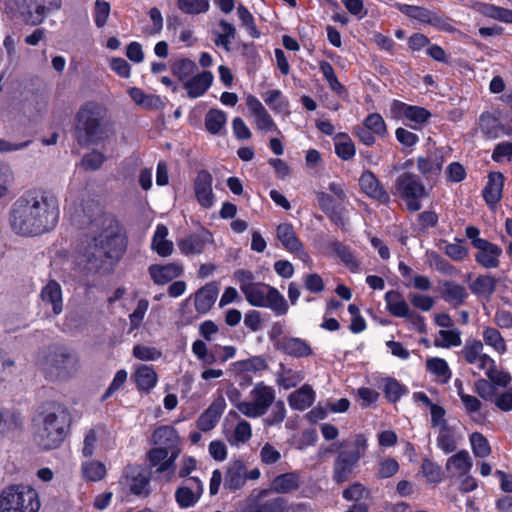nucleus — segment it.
Listing matches in <instances>:
<instances>
[{
	"mask_svg": "<svg viewBox=\"0 0 512 512\" xmlns=\"http://www.w3.org/2000/svg\"><path fill=\"white\" fill-rule=\"evenodd\" d=\"M167 236V227L162 224L157 225L151 245L152 249L162 257H167L173 252L174 245L171 241L167 240Z\"/></svg>",
	"mask_w": 512,
	"mask_h": 512,
	"instance_id": "nucleus-41",
	"label": "nucleus"
},
{
	"mask_svg": "<svg viewBox=\"0 0 512 512\" xmlns=\"http://www.w3.org/2000/svg\"><path fill=\"white\" fill-rule=\"evenodd\" d=\"M80 368V361L76 353L66 349L51 350L45 357L43 370L50 376L61 380L74 377Z\"/></svg>",
	"mask_w": 512,
	"mask_h": 512,
	"instance_id": "nucleus-9",
	"label": "nucleus"
},
{
	"mask_svg": "<svg viewBox=\"0 0 512 512\" xmlns=\"http://www.w3.org/2000/svg\"><path fill=\"white\" fill-rule=\"evenodd\" d=\"M497 281L489 275L478 276L471 284L470 290L477 297L489 299L495 292Z\"/></svg>",
	"mask_w": 512,
	"mask_h": 512,
	"instance_id": "nucleus-45",
	"label": "nucleus"
},
{
	"mask_svg": "<svg viewBox=\"0 0 512 512\" xmlns=\"http://www.w3.org/2000/svg\"><path fill=\"white\" fill-rule=\"evenodd\" d=\"M82 249L90 269L109 272L119 262L127 248V238L118 221L106 214L93 219Z\"/></svg>",
	"mask_w": 512,
	"mask_h": 512,
	"instance_id": "nucleus-1",
	"label": "nucleus"
},
{
	"mask_svg": "<svg viewBox=\"0 0 512 512\" xmlns=\"http://www.w3.org/2000/svg\"><path fill=\"white\" fill-rule=\"evenodd\" d=\"M234 278L250 305L269 308L278 316L285 315L288 312V304L283 295L268 284L254 282L252 272L239 269L235 271Z\"/></svg>",
	"mask_w": 512,
	"mask_h": 512,
	"instance_id": "nucleus-3",
	"label": "nucleus"
},
{
	"mask_svg": "<svg viewBox=\"0 0 512 512\" xmlns=\"http://www.w3.org/2000/svg\"><path fill=\"white\" fill-rule=\"evenodd\" d=\"M61 0H8L7 13L12 18H19L25 24L38 25L46 16L60 9Z\"/></svg>",
	"mask_w": 512,
	"mask_h": 512,
	"instance_id": "nucleus-7",
	"label": "nucleus"
},
{
	"mask_svg": "<svg viewBox=\"0 0 512 512\" xmlns=\"http://www.w3.org/2000/svg\"><path fill=\"white\" fill-rule=\"evenodd\" d=\"M125 484L133 494L141 495L146 493L149 479L144 473L133 471L125 476Z\"/></svg>",
	"mask_w": 512,
	"mask_h": 512,
	"instance_id": "nucleus-52",
	"label": "nucleus"
},
{
	"mask_svg": "<svg viewBox=\"0 0 512 512\" xmlns=\"http://www.w3.org/2000/svg\"><path fill=\"white\" fill-rule=\"evenodd\" d=\"M71 424L68 408L61 403H52L43 413L42 426L37 430L35 440L45 450L57 448L66 437Z\"/></svg>",
	"mask_w": 512,
	"mask_h": 512,
	"instance_id": "nucleus-5",
	"label": "nucleus"
},
{
	"mask_svg": "<svg viewBox=\"0 0 512 512\" xmlns=\"http://www.w3.org/2000/svg\"><path fill=\"white\" fill-rule=\"evenodd\" d=\"M333 446L341 449L333 462L332 479L336 484L347 482L358 467L360 460L368 450V439L362 434H355L349 440L340 441Z\"/></svg>",
	"mask_w": 512,
	"mask_h": 512,
	"instance_id": "nucleus-6",
	"label": "nucleus"
},
{
	"mask_svg": "<svg viewBox=\"0 0 512 512\" xmlns=\"http://www.w3.org/2000/svg\"><path fill=\"white\" fill-rule=\"evenodd\" d=\"M152 441L161 448H167L172 451H179V436L177 431L171 426L158 427L153 435Z\"/></svg>",
	"mask_w": 512,
	"mask_h": 512,
	"instance_id": "nucleus-33",
	"label": "nucleus"
},
{
	"mask_svg": "<svg viewBox=\"0 0 512 512\" xmlns=\"http://www.w3.org/2000/svg\"><path fill=\"white\" fill-rule=\"evenodd\" d=\"M300 486V474L298 472H288L276 476L271 482V489L280 494H285L297 490Z\"/></svg>",
	"mask_w": 512,
	"mask_h": 512,
	"instance_id": "nucleus-38",
	"label": "nucleus"
},
{
	"mask_svg": "<svg viewBox=\"0 0 512 512\" xmlns=\"http://www.w3.org/2000/svg\"><path fill=\"white\" fill-rule=\"evenodd\" d=\"M320 70L323 74V77L327 81L330 89L337 94H342L345 91L344 86L338 81V78L335 74L334 68L327 61L320 62Z\"/></svg>",
	"mask_w": 512,
	"mask_h": 512,
	"instance_id": "nucleus-63",
	"label": "nucleus"
},
{
	"mask_svg": "<svg viewBox=\"0 0 512 512\" xmlns=\"http://www.w3.org/2000/svg\"><path fill=\"white\" fill-rule=\"evenodd\" d=\"M304 378L305 374L302 370H295L284 364H280L276 372V383L285 390L296 387Z\"/></svg>",
	"mask_w": 512,
	"mask_h": 512,
	"instance_id": "nucleus-36",
	"label": "nucleus"
},
{
	"mask_svg": "<svg viewBox=\"0 0 512 512\" xmlns=\"http://www.w3.org/2000/svg\"><path fill=\"white\" fill-rule=\"evenodd\" d=\"M483 345L490 347L498 355L507 352V343L501 333L493 327H484L482 331Z\"/></svg>",
	"mask_w": 512,
	"mask_h": 512,
	"instance_id": "nucleus-44",
	"label": "nucleus"
},
{
	"mask_svg": "<svg viewBox=\"0 0 512 512\" xmlns=\"http://www.w3.org/2000/svg\"><path fill=\"white\" fill-rule=\"evenodd\" d=\"M276 236L287 251L298 255L302 259L308 258V254L304 251L303 244L297 237L292 224H279L276 229Z\"/></svg>",
	"mask_w": 512,
	"mask_h": 512,
	"instance_id": "nucleus-21",
	"label": "nucleus"
},
{
	"mask_svg": "<svg viewBox=\"0 0 512 512\" xmlns=\"http://www.w3.org/2000/svg\"><path fill=\"white\" fill-rule=\"evenodd\" d=\"M391 111L395 116H403L408 121L414 123L411 125L413 129L420 128L431 117V113L427 109L419 106L408 105L397 100L392 103Z\"/></svg>",
	"mask_w": 512,
	"mask_h": 512,
	"instance_id": "nucleus-17",
	"label": "nucleus"
},
{
	"mask_svg": "<svg viewBox=\"0 0 512 512\" xmlns=\"http://www.w3.org/2000/svg\"><path fill=\"white\" fill-rule=\"evenodd\" d=\"M479 126L481 132L490 139H496L502 134L512 137V125L501 124V113L485 112L480 116Z\"/></svg>",
	"mask_w": 512,
	"mask_h": 512,
	"instance_id": "nucleus-20",
	"label": "nucleus"
},
{
	"mask_svg": "<svg viewBox=\"0 0 512 512\" xmlns=\"http://www.w3.org/2000/svg\"><path fill=\"white\" fill-rule=\"evenodd\" d=\"M426 370L432 374L440 384H446L452 377V371L447 361L440 357H431L426 360Z\"/></svg>",
	"mask_w": 512,
	"mask_h": 512,
	"instance_id": "nucleus-37",
	"label": "nucleus"
},
{
	"mask_svg": "<svg viewBox=\"0 0 512 512\" xmlns=\"http://www.w3.org/2000/svg\"><path fill=\"white\" fill-rule=\"evenodd\" d=\"M228 418L236 420V424L231 429H226L225 436L231 446L239 447L247 443L252 437L251 424L240 418L238 412L230 411Z\"/></svg>",
	"mask_w": 512,
	"mask_h": 512,
	"instance_id": "nucleus-18",
	"label": "nucleus"
},
{
	"mask_svg": "<svg viewBox=\"0 0 512 512\" xmlns=\"http://www.w3.org/2000/svg\"><path fill=\"white\" fill-rule=\"evenodd\" d=\"M250 400L242 404V415L256 419L265 415L276 398L275 389L264 382H258L249 393Z\"/></svg>",
	"mask_w": 512,
	"mask_h": 512,
	"instance_id": "nucleus-11",
	"label": "nucleus"
},
{
	"mask_svg": "<svg viewBox=\"0 0 512 512\" xmlns=\"http://www.w3.org/2000/svg\"><path fill=\"white\" fill-rule=\"evenodd\" d=\"M385 302L387 310L395 317L408 318L415 325L424 326V318L415 312L410 311V308L403 296L394 290L388 291L385 294Z\"/></svg>",
	"mask_w": 512,
	"mask_h": 512,
	"instance_id": "nucleus-16",
	"label": "nucleus"
},
{
	"mask_svg": "<svg viewBox=\"0 0 512 512\" xmlns=\"http://www.w3.org/2000/svg\"><path fill=\"white\" fill-rule=\"evenodd\" d=\"M393 194L405 202L409 211L416 212L421 209V200L427 196V191L416 175L403 172L395 181Z\"/></svg>",
	"mask_w": 512,
	"mask_h": 512,
	"instance_id": "nucleus-10",
	"label": "nucleus"
},
{
	"mask_svg": "<svg viewBox=\"0 0 512 512\" xmlns=\"http://www.w3.org/2000/svg\"><path fill=\"white\" fill-rule=\"evenodd\" d=\"M132 355L141 361H157L162 357L163 353L154 346L137 344L133 347Z\"/></svg>",
	"mask_w": 512,
	"mask_h": 512,
	"instance_id": "nucleus-62",
	"label": "nucleus"
},
{
	"mask_svg": "<svg viewBox=\"0 0 512 512\" xmlns=\"http://www.w3.org/2000/svg\"><path fill=\"white\" fill-rule=\"evenodd\" d=\"M59 215V203L53 195L22 197L13 204L10 223L18 234L38 235L54 229Z\"/></svg>",
	"mask_w": 512,
	"mask_h": 512,
	"instance_id": "nucleus-2",
	"label": "nucleus"
},
{
	"mask_svg": "<svg viewBox=\"0 0 512 512\" xmlns=\"http://www.w3.org/2000/svg\"><path fill=\"white\" fill-rule=\"evenodd\" d=\"M218 30L214 32V43L218 47H223L226 51L230 50L231 43L236 37V28L226 20H220L218 23Z\"/></svg>",
	"mask_w": 512,
	"mask_h": 512,
	"instance_id": "nucleus-46",
	"label": "nucleus"
},
{
	"mask_svg": "<svg viewBox=\"0 0 512 512\" xmlns=\"http://www.w3.org/2000/svg\"><path fill=\"white\" fill-rule=\"evenodd\" d=\"M135 382L139 390L149 391L157 384V374L153 367L139 365L134 374Z\"/></svg>",
	"mask_w": 512,
	"mask_h": 512,
	"instance_id": "nucleus-43",
	"label": "nucleus"
},
{
	"mask_svg": "<svg viewBox=\"0 0 512 512\" xmlns=\"http://www.w3.org/2000/svg\"><path fill=\"white\" fill-rule=\"evenodd\" d=\"M475 248L477 249L475 261L478 264L487 269L499 267L502 249L498 245L488 240H478Z\"/></svg>",
	"mask_w": 512,
	"mask_h": 512,
	"instance_id": "nucleus-22",
	"label": "nucleus"
},
{
	"mask_svg": "<svg viewBox=\"0 0 512 512\" xmlns=\"http://www.w3.org/2000/svg\"><path fill=\"white\" fill-rule=\"evenodd\" d=\"M472 467V459L466 450H460L448 458L446 470L459 475H466Z\"/></svg>",
	"mask_w": 512,
	"mask_h": 512,
	"instance_id": "nucleus-40",
	"label": "nucleus"
},
{
	"mask_svg": "<svg viewBox=\"0 0 512 512\" xmlns=\"http://www.w3.org/2000/svg\"><path fill=\"white\" fill-rule=\"evenodd\" d=\"M278 344L277 351L293 358H307L313 355L310 343L299 337L288 336Z\"/></svg>",
	"mask_w": 512,
	"mask_h": 512,
	"instance_id": "nucleus-24",
	"label": "nucleus"
},
{
	"mask_svg": "<svg viewBox=\"0 0 512 512\" xmlns=\"http://www.w3.org/2000/svg\"><path fill=\"white\" fill-rule=\"evenodd\" d=\"M41 302L44 306H51L54 315L63 310L62 288L55 280H50L41 290Z\"/></svg>",
	"mask_w": 512,
	"mask_h": 512,
	"instance_id": "nucleus-28",
	"label": "nucleus"
},
{
	"mask_svg": "<svg viewBox=\"0 0 512 512\" xmlns=\"http://www.w3.org/2000/svg\"><path fill=\"white\" fill-rule=\"evenodd\" d=\"M172 74L181 81H186L197 70L196 63L188 58H181L171 63Z\"/></svg>",
	"mask_w": 512,
	"mask_h": 512,
	"instance_id": "nucleus-50",
	"label": "nucleus"
},
{
	"mask_svg": "<svg viewBox=\"0 0 512 512\" xmlns=\"http://www.w3.org/2000/svg\"><path fill=\"white\" fill-rule=\"evenodd\" d=\"M245 483L244 463L240 460L230 463L224 477V488L236 491L241 489Z\"/></svg>",
	"mask_w": 512,
	"mask_h": 512,
	"instance_id": "nucleus-34",
	"label": "nucleus"
},
{
	"mask_svg": "<svg viewBox=\"0 0 512 512\" xmlns=\"http://www.w3.org/2000/svg\"><path fill=\"white\" fill-rule=\"evenodd\" d=\"M443 159L437 154H431L427 157H420L417 160L418 170L423 175L438 174L441 171Z\"/></svg>",
	"mask_w": 512,
	"mask_h": 512,
	"instance_id": "nucleus-58",
	"label": "nucleus"
},
{
	"mask_svg": "<svg viewBox=\"0 0 512 512\" xmlns=\"http://www.w3.org/2000/svg\"><path fill=\"white\" fill-rule=\"evenodd\" d=\"M76 135L80 144H96L108 137V111L96 102L84 103L76 114Z\"/></svg>",
	"mask_w": 512,
	"mask_h": 512,
	"instance_id": "nucleus-4",
	"label": "nucleus"
},
{
	"mask_svg": "<svg viewBox=\"0 0 512 512\" xmlns=\"http://www.w3.org/2000/svg\"><path fill=\"white\" fill-rule=\"evenodd\" d=\"M469 442L473 454L479 458H486L491 454V447L487 438L479 432H473L469 436Z\"/></svg>",
	"mask_w": 512,
	"mask_h": 512,
	"instance_id": "nucleus-55",
	"label": "nucleus"
},
{
	"mask_svg": "<svg viewBox=\"0 0 512 512\" xmlns=\"http://www.w3.org/2000/svg\"><path fill=\"white\" fill-rule=\"evenodd\" d=\"M484 345L481 340L478 339H467L464 346L460 351V356L464 359L467 364H474L479 361L484 353Z\"/></svg>",
	"mask_w": 512,
	"mask_h": 512,
	"instance_id": "nucleus-47",
	"label": "nucleus"
},
{
	"mask_svg": "<svg viewBox=\"0 0 512 512\" xmlns=\"http://www.w3.org/2000/svg\"><path fill=\"white\" fill-rule=\"evenodd\" d=\"M237 15L241 22V25L252 38H258L260 32L256 26L255 20L251 12L243 5L240 4L237 7Z\"/></svg>",
	"mask_w": 512,
	"mask_h": 512,
	"instance_id": "nucleus-60",
	"label": "nucleus"
},
{
	"mask_svg": "<svg viewBox=\"0 0 512 512\" xmlns=\"http://www.w3.org/2000/svg\"><path fill=\"white\" fill-rule=\"evenodd\" d=\"M107 469L103 462L89 459L81 464V474L84 480L89 482H98L104 479Z\"/></svg>",
	"mask_w": 512,
	"mask_h": 512,
	"instance_id": "nucleus-42",
	"label": "nucleus"
},
{
	"mask_svg": "<svg viewBox=\"0 0 512 512\" xmlns=\"http://www.w3.org/2000/svg\"><path fill=\"white\" fill-rule=\"evenodd\" d=\"M246 105L249 114L253 118L254 124L259 131L275 132L280 134V130L273 118L256 96L251 94L248 95L246 97Z\"/></svg>",
	"mask_w": 512,
	"mask_h": 512,
	"instance_id": "nucleus-13",
	"label": "nucleus"
},
{
	"mask_svg": "<svg viewBox=\"0 0 512 512\" xmlns=\"http://www.w3.org/2000/svg\"><path fill=\"white\" fill-rule=\"evenodd\" d=\"M441 297L453 307H459L468 298V292L464 286L454 281H445L443 283Z\"/></svg>",
	"mask_w": 512,
	"mask_h": 512,
	"instance_id": "nucleus-35",
	"label": "nucleus"
},
{
	"mask_svg": "<svg viewBox=\"0 0 512 512\" xmlns=\"http://www.w3.org/2000/svg\"><path fill=\"white\" fill-rule=\"evenodd\" d=\"M433 343L435 347L444 349L459 347L462 344L461 331L457 328L442 329L438 332Z\"/></svg>",
	"mask_w": 512,
	"mask_h": 512,
	"instance_id": "nucleus-48",
	"label": "nucleus"
},
{
	"mask_svg": "<svg viewBox=\"0 0 512 512\" xmlns=\"http://www.w3.org/2000/svg\"><path fill=\"white\" fill-rule=\"evenodd\" d=\"M504 175L500 172H492L488 176V182L483 189V197L486 203L494 207L502 197Z\"/></svg>",
	"mask_w": 512,
	"mask_h": 512,
	"instance_id": "nucleus-31",
	"label": "nucleus"
},
{
	"mask_svg": "<svg viewBox=\"0 0 512 512\" xmlns=\"http://www.w3.org/2000/svg\"><path fill=\"white\" fill-rule=\"evenodd\" d=\"M219 293L215 283H208L200 288L194 295L195 309L199 314H206L214 305Z\"/></svg>",
	"mask_w": 512,
	"mask_h": 512,
	"instance_id": "nucleus-30",
	"label": "nucleus"
},
{
	"mask_svg": "<svg viewBox=\"0 0 512 512\" xmlns=\"http://www.w3.org/2000/svg\"><path fill=\"white\" fill-rule=\"evenodd\" d=\"M383 390L390 402L398 401L407 392V388L393 378L386 379Z\"/></svg>",
	"mask_w": 512,
	"mask_h": 512,
	"instance_id": "nucleus-64",
	"label": "nucleus"
},
{
	"mask_svg": "<svg viewBox=\"0 0 512 512\" xmlns=\"http://www.w3.org/2000/svg\"><path fill=\"white\" fill-rule=\"evenodd\" d=\"M206 241L201 235L191 234L178 242L180 251L185 255L200 254L204 251Z\"/></svg>",
	"mask_w": 512,
	"mask_h": 512,
	"instance_id": "nucleus-49",
	"label": "nucleus"
},
{
	"mask_svg": "<svg viewBox=\"0 0 512 512\" xmlns=\"http://www.w3.org/2000/svg\"><path fill=\"white\" fill-rule=\"evenodd\" d=\"M479 371H483L485 376L495 385L507 388L511 382L509 373L499 370L496 361L488 354H485L479 361L472 364Z\"/></svg>",
	"mask_w": 512,
	"mask_h": 512,
	"instance_id": "nucleus-19",
	"label": "nucleus"
},
{
	"mask_svg": "<svg viewBox=\"0 0 512 512\" xmlns=\"http://www.w3.org/2000/svg\"><path fill=\"white\" fill-rule=\"evenodd\" d=\"M183 272V265L178 262L154 264L149 267V275L157 285H165L181 276Z\"/></svg>",
	"mask_w": 512,
	"mask_h": 512,
	"instance_id": "nucleus-25",
	"label": "nucleus"
},
{
	"mask_svg": "<svg viewBox=\"0 0 512 512\" xmlns=\"http://www.w3.org/2000/svg\"><path fill=\"white\" fill-rule=\"evenodd\" d=\"M332 251L342 260L343 263L352 271L356 272L359 269V263L354 258L351 250L346 245L335 241L330 244Z\"/></svg>",
	"mask_w": 512,
	"mask_h": 512,
	"instance_id": "nucleus-56",
	"label": "nucleus"
},
{
	"mask_svg": "<svg viewBox=\"0 0 512 512\" xmlns=\"http://www.w3.org/2000/svg\"><path fill=\"white\" fill-rule=\"evenodd\" d=\"M225 408V399L222 396H219L200 415V417L197 420V427L204 432L212 430L218 423Z\"/></svg>",
	"mask_w": 512,
	"mask_h": 512,
	"instance_id": "nucleus-26",
	"label": "nucleus"
},
{
	"mask_svg": "<svg viewBox=\"0 0 512 512\" xmlns=\"http://www.w3.org/2000/svg\"><path fill=\"white\" fill-rule=\"evenodd\" d=\"M285 501L282 498H273L264 502L250 504L245 512H284Z\"/></svg>",
	"mask_w": 512,
	"mask_h": 512,
	"instance_id": "nucleus-57",
	"label": "nucleus"
},
{
	"mask_svg": "<svg viewBox=\"0 0 512 512\" xmlns=\"http://www.w3.org/2000/svg\"><path fill=\"white\" fill-rule=\"evenodd\" d=\"M212 183V175L207 170H200L193 181L195 198L203 209H210L215 204L216 197L213 192Z\"/></svg>",
	"mask_w": 512,
	"mask_h": 512,
	"instance_id": "nucleus-15",
	"label": "nucleus"
},
{
	"mask_svg": "<svg viewBox=\"0 0 512 512\" xmlns=\"http://www.w3.org/2000/svg\"><path fill=\"white\" fill-rule=\"evenodd\" d=\"M317 201L321 210L338 226L344 227L345 214L342 208L331 195L325 192L317 193Z\"/></svg>",
	"mask_w": 512,
	"mask_h": 512,
	"instance_id": "nucleus-29",
	"label": "nucleus"
},
{
	"mask_svg": "<svg viewBox=\"0 0 512 512\" xmlns=\"http://www.w3.org/2000/svg\"><path fill=\"white\" fill-rule=\"evenodd\" d=\"M361 190L370 198L378 200L383 204L390 201L388 192L384 189L375 174L369 170L364 171L359 178Z\"/></svg>",
	"mask_w": 512,
	"mask_h": 512,
	"instance_id": "nucleus-23",
	"label": "nucleus"
},
{
	"mask_svg": "<svg viewBox=\"0 0 512 512\" xmlns=\"http://www.w3.org/2000/svg\"><path fill=\"white\" fill-rule=\"evenodd\" d=\"M264 102L275 114L289 115V100L279 89H273L262 95Z\"/></svg>",
	"mask_w": 512,
	"mask_h": 512,
	"instance_id": "nucleus-39",
	"label": "nucleus"
},
{
	"mask_svg": "<svg viewBox=\"0 0 512 512\" xmlns=\"http://www.w3.org/2000/svg\"><path fill=\"white\" fill-rule=\"evenodd\" d=\"M398 9L409 18L416 19L421 23L429 24L439 30L448 32L454 30L451 21L448 18L427 8L408 4H398Z\"/></svg>",
	"mask_w": 512,
	"mask_h": 512,
	"instance_id": "nucleus-12",
	"label": "nucleus"
},
{
	"mask_svg": "<svg viewBox=\"0 0 512 512\" xmlns=\"http://www.w3.org/2000/svg\"><path fill=\"white\" fill-rule=\"evenodd\" d=\"M315 400V391L309 384L302 385L288 396V403L293 410L303 411Z\"/></svg>",
	"mask_w": 512,
	"mask_h": 512,
	"instance_id": "nucleus-32",
	"label": "nucleus"
},
{
	"mask_svg": "<svg viewBox=\"0 0 512 512\" xmlns=\"http://www.w3.org/2000/svg\"><path fill=\"white\" fill-rule=\"evenodd\" d=\"M204 492V485L197 477H190L175 491V500L182 509L195 506Z\"/></svg>",
	"mask_w": 512,
	"mask_h": 512,
	"instance_id": "nucleus-14",
	"label": "nucleus"
},
{
	"mask_svg": "<svg viewBox=\"0 0 512 512\" xmlns=\"http://www.w3.org/2000/svg\"><path fill=\"white\" fill-rule=\"evenodd\" d=\"M437 446L444 453L448 454L453 452L457 447L455 434L452 428L449 426L438 429Z\"/></svg>",
	"mask_w": 512,
	"mask_h": 512,
	"instance_id": "nucleus-59",
	"label": "nucleus"
},
{
	"mask_svg": "<svg viewBox=\"0 0 512 512\" xmlns=\"http://www.w3.org/2000/svg\"><path fill=\"white\" fill-rule=\"evenodd\" d=\"M214 76L210 71L198 73L183 82V88L189 98L195 99L204 95L213 83Z\"/></svg>",
	"mask_w": 512,
	"mask_h": 512,
	"instance_id": "nucleus-27",
	"label": "nucleus"
},
{
	"mask_svg": "<svg viewBox=\"0 0 512 512\" xmlns=\"http://www.w3.org/2000/svg\"><path fill=\"white\" fill-rule=\"evenodd\" d=\"M178 9L187 15L206 13L210 9L209 0H177Z\"/></svg>",
	"mask_w": 512,
	"mask_h": 512,
	"instance_id": "nucleus-53",
	"label": "nucleus"
},
{
	"mask_svg": "<svg viewBox=\"0 0 512 512\" xmlns=\"http://www.w3.org/2000/svg\"><path fill=\"white\" fill-rule=\"evenodd\" d=\"M399 471V463L392 457L380 458L375 466V476L378 479L393 477Z\"/></svg>",
	"mask_w": 512,
	"mask_h": 512,
	"instance_id": "nucleus-54",
	"label": "nucleus"
},
{
	"mask_svg": "<svg viewBox=\"0 0 512 512\" xmlns=\"http://www.w3.org/2000/svg\"><path fill=\"white\" fill-rule=\"evenodd\" d=\"M227 122L226 114L219 109H210L205 115L206 130L213 134H219Z\"/></svg>",
	"mask_w": 512,
	"mask_h": 512,
	"instance_id": "nucleus-51",
	"label": "nucleus"
},
{
	"mask_svg": "<svg viewBox=\"0 0 512 512\" xmlns=\"http://www.w3.org/2000/svg\"><path fill=\"white\" fill-rule=\"evenodd\" d=\"M40 506L37 491L29 485H10L0 494V512H38Z\"/></svg>",
	"mask_w": 512,
	"mask_h": 512,
	"instance_id": "nucleus-8",
	"label": "nucleus"
},
{
	"mask_svg": "<svg viewBox=\"0 0 512 512\" xmlns=\"http://www.w3.org/2000/svg\"><path fill=\"white\" fill-rule=\"evenodd\" d=\"M335 152L342 160H349L355 155V145L347 135L340 134L335 142Z\"/></svg>",
	"mask_w": 512,
	"mask_h": 512,
	"instance_id": "nucleus-61",
	"label": "nucleus"
}]
</instances>
